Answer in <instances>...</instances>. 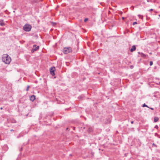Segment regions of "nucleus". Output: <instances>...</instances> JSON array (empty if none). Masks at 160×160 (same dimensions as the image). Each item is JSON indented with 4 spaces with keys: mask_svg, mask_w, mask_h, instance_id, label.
Listing matches in <instances>:
<instances>
[{
    "mask_svg": "<svg viewBox=\"0 0 160 160\" xmlns=\"http://www.w3.org/2000/svg\"><path fill=\"white\" fill-rule=\"evenodd\" d=\"M55 70V68L54 67H52L50 69V73L52 75H54V71Z\"/></svg>",
    "mask_w": 160,
    "mask_h": 160,
    "instance_id": "obj_5",
    "label": "nucleus"
},
{
    "mask_svg": "<svg viewBox=\"0 0 160 160\" xmlns=\"http://www.w3.org/2000/svg\"><path fill=\"white\" fill-rule=\"evenodd\" d=\"M132 67H133V66H131V68H132Z\"/></svg>",
    "mask_w": 160,
    "mask_h": 160,
    "instance_id": "obj_21",
    "label": "nucleus"
},
{
    "mask_svg": "<svg viewBox=\"0 0 160 160\" xmlns=\"http://www.w3.org/2000/svg\"><path fill=\"white\" fill-rule=\"evenodd\" d=\"M152 10H153V9H150V10H149V11H152Z\"/></svg>",
    "mask_w": 160,
    "mask_h": 160,
    "instance_id": "obj_18",
    "label": "nucleus"
},
{
    "mask_svg": "<svg viewBox=\"0 0 160 160\" xmlns=\"http://www.w3.org/2000/svg\"><path fill=\"white\" fill-rule=\"evenodd\" d=\"M159 85H160V82H159Z\"/></svg>",
    "mask_w": 160,
    "mask_h": 160,
    "instance_id": "obj_23",
    "label": "nucleus"
},
{
    "mask_svg": "<svg viewBox=\"0 0 160 160\" xmlns=\"http://www.w3.org/2000/svg\"><path fill=\"white\" fill-rule=\"evenodd\" d=\"M136 49V47L135 45H133L132 46V48L130 49V51L131 52H132L135 50Z\"/></svg>",
    "mask_w": 160,
    "mask_h": 160,
    "instance_id": "obj_7",
    "label": "nucleus"
},
{
    "mask_svg": "<svg viewBox=\"0 0 160 160\" xmlns=\"http://www.w3.org/2000/svg\"><path fill=\"white\" fill-rule=\"evenodd\" d=\"M153 64V62L152 61H150V66H152Z\"/></svg>",
    "mask_w": 160,
    "mask_h": 160,
    "instance_id": "obj_13",
    "label": "nucleus"
},
{
    "mask_svg": "<svg viewBox=\"0 0 160 160\" xmlns=\"http://www.w3.org/2000/svg\"><path fill=\"white\" fill-rule=\"evenodd\" d=\"M150 109H151L152 110H153V108H150Z\"/></svg>",
    "mask_w": 160,
    "mask_h": 160,
    "instance_id": "obj_19",
    "label": "nucleus"
},
{
    "mask_svg": "<svg viewBox=\"0 0 160 160\" xmlns=\"http://www.w3.org/2000/svg\"><path fill=\"white\" fill-rule=\"evenodd\" d=\"M88 20V18H85L84 20V22H86Z\"/></svg>",
    "mask_w": 160,
    "mask_h": 160,
    "instance_id": "obj_15",
    "label": "nucleus"
},
{
    "mask_svg": "<svg viewBox=\"0 0 160 160\" xmlns=\"http://www.w3.org/2000/svg\"><path fill=\"white\" fill-rule=\"evenodd\" d=\"M0 109H2V107H1V108Z\"/></svg>",
    "mask_w": 160,
    "mask_h": 160,
    "instance_id": "obj_22",
    "label": "nucleus"
},
{
    "mask_svg": "<svg viewBox=\"0 0 160 160\" xmlns=\"http://www.w3.org/2000/svg\"><path fill=\"white\" fill-rule=\"evenodd\" d=\"M3 62L6 64H9L11 61L10 57L7 54H3L2 57Z\"/></svg>",
    "mask_w": 160,
    "mask_h": 160,
    "instance_id": "obj_1",
    "label": "nucleus"
},
{
    "mask_svg": "<svg viewBox=\"0 0 160 160\" xmlns=\"http://www.w3.org/2000/svg\"><path fill=\"white\" fill-rule=\"evenodd\" d=\"M29 87H29V86L28 85V86H27V89H26L27 91H28Z\"/></svg>",
    "mask_w": 160,
    "mask_h": 160,
    "instance_id": "obj_14",
    "label": "nucleus"
},
{
    "mask_svg": "<svg viewBox=\"0 0 160 160\" xmlns=\"http://www.w3.org/2000/svg\"><path fill=\"white\" fill-rule=\"evenodd\" d=\"M0 25L2 26H3L4 25V23L3 21L0 20Z\"/></svg>",
    "mask_w": 160,
    "mask_h": 160,
    "instance_id": "obj_9",
    "label": "nucleus"
},
{
    "mask_svg": "<svg viewBox=\"0 0 160 160\" xmlns=\"http://www.w3.org/2000/svg\"><path fill=\"white\" fill-rule=\"evenodd\" d=\"M146 107L148 108V106L147 105L145 104V103L144 104H143V107Z\"/></svg>",
    "mask_w": 160,
    "mask_h": 160,
    "instance_id": "obj_12",
    "label": "nucleus"
},
{
    "mask_svg": "<svg viewBox=\"0 0 160 160\" xmlns=\"http://www.w3.org/2000/svg\"><path fill=\"white\" fill-rule=\"evenodd\" d=\"M93 131L92 128H89L88 130V132H92Z\"/></svg>",
    "mask_w": 160,
    "mask_h": 160,
    "instance_id": "obj_11",
    "label": "nucleus"
},
{
    "mask_svg": "<svg viewBox=\"0 0 160 160\" xmlns=\"http://www.w3.org/2000/svg\"><path fill=\"white\" fill-rule=\"evenodd\" d=\"M122 19L123 20V19H124V17H122Z\"/></svg>",
    "mask_w": 160,
    "mask_h": 160,
    "instance_id": "obj_20",
    "label": "nucleus"
},
{
    "mask_svg": "<svg viewBox=\"0 0 160 160\" xmlns=\"http://www.w3.org/2000/svg\"><path fill=\"white\" fill-rule=\"evenodd\" d=\"M31 26L30 25L26 24L23 27V29L26 31H29L31 29Z\"/></svg>",
    "mask_w": 160,
    "mask_h": 160,
    "instance_id": "obj_2",
    "label": "nucleus"
},
{
    "mask_svg": "<svg viewBox=\"0 0 160 160\" xmlns=\"http://www.w3.org/2000/svg\"><path fill=\"white\" fill-rule=\"evenodd\" d=\"M159 120V118L157 117H155L154 118V122H157Z\"/></svg>",
    "mask_w": 160,
    "mask_h": 160,
    "instance_id": "obj_10",
    "label": "nucleus"
},
{
    "mask_svg": "<svg viewBox=\"0 0 160 160\" xmlns=\"http://www.w3.org/2000/svg\"><path fill=\"white\" fill-rule=\"evenodd\" d=\"M35 99V95H33L31 96L30 98V100L31 101H33Z\"/></svg>",
    "mask_w": 160,
    "mask_h": 160,
    "instance_id": "obj_6",
    "label": "nucleus"
},
{
    "mask_svg": "<svg viewBox=\"0 0 160 160\" xmlns=\"http://www.w3.org/2000/svg\"><path fill=\"white\" fill-rule=\"evenodd\" d=\"M39 46H37L36 45H34L33 46V48L32 50V52H33L35 51H36L38 50L39 48Z\"/></svg>",
    "mask_w": 160,
    "mask_h": 160,
    "instance_id": "obj_4",
    "label": "nucleus"
},
{
    "mask_svg": "<svg viewBox=\"0 0 160 160\" xmlns=\"http://www.w3.org/2000/svg\"><path fill=\"white\" fill-rule=\"evenodd\" d=\"M131 123L132 124H133V121H131Z\"/></svg>",
    "mask_w": 160,
    "mask_h": 160,
    "instance_id": "obj_17",
    "label": "nucleus"
},
{
    "mask_svg": "<svg viewBox=\"0 0 160 160\" xmlns=\"http://www.w3.org/2000/svg\"><path fill=\"white\" fill-rule=\"evenodd\" d=\"M137 23V22H133V25H135V24H136Z\"/></svg>",
    "mask_w": 160,
    "mask_h": 160,
    "instance_id": "obj_16",
    "label": "nucleus"
},
{
    "mask_svg": "<svg viewBox=\"0 0 160 160\" xmlns=\"http://www.w3.org/2000/svg\"><path fill=\"white\" fill-rule=\"evenodd\" d=\"M159 16L160 17V14L159 15Z\"/></svg>",
    "mask_w": 160,
    "mask_h": 160,
    "instance_id": "obj_24",
    "label": "nucleus"
},
{
    "mask_svg": "<svg viewBox=\"0 0 160 160\" xmlns=\"http://www.w3.org/2000/svg\"><path fill=\"white\" fill-rule=\"evenodd\" d=\"M72 51V50L71 48H65L63 49V52L65 54H67L68 53L71 52Z\"/></svg>",
    "mask_w": 160,
    "mask_h": 160,
    "instance_id": "obj_3",
    "label": "nucleus"
},
{
    "mask_svg": "<svg viewBox=\"0 0 160 160\" xmlns=\"http://www.w3.org/2000/svg\"><path fill=\"white\" fill-rule=\"evenodd\" d=\"M138 53L139 54H140V55L142 57H145L146 56V55L144 54V53H140V52H138Z\"/></svg>",
    "mask_w": 160,
    "mask_h": 160,
    "instance_id": "obj_8",
    "label": "nucleus"
}]
</instances>
